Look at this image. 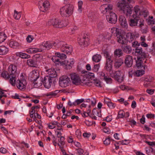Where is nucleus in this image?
I'll return each mask as SVG.
<instances>
[{
  "mask_svg": "<svg viewBox=\"0 0 155 155\" xmlns=\"http://www.w3.org/2000/svg\"><path fill=\"white\" fill-rule=\"evenodd\" d=\"M117 101L121 104H124L125 106H127L129 104L128 102L127 101H125L124 99L123 98L118 99Z\"/></svg>",
  "mask_w": 155,
  "mask_h": 155,
  "instance_id": "48",
  "label": "nucleus"
},
{
  "mask_svg": "<svg viewBox=\"0 0 155 155\" xmlns=\"http://www.w3.org/2000/svg\"><path fill=\"white\" fill-rule=\"evenodd\" d=\"M113 9V5L110 4H104L101 5L100 7V9L101 12L104 14L107 12L109 13L111 12V11Z\"/></svg>",
  "mask_w": 155,
  "mask_h": 155,
  "instance_id": "9",
  "label": "nucleus"
},
{
  "mask_svg": "<svg viewBox=\"0 0 155 155\" xmlns=\"http://www.w3.org/2000/svg\"><path fill=\"white\" fill-rule=\"evenodd\" d=\"M140 59V58H138L137 60L136 61V66L138 68H141V67L142 66V61Z\"/></svg>",
  "mask_w": 155,
  "mask_h": 155,
  "instance_id": "50",
  "label": "nucleus"
},
{
  "mask_svg": "<svg viewBox=\"0 0 155 155\" xmlns=\"http://www.w3.org/2000/svg\"><path fill=\"white\" fill-rule=\"evenodd\" d=\"M122 49L124 52L127 54L131 53L132 50L131 47L129 45L124 46L122 48Z\"/></svg>",
  "mask_w": 155,
  "mask_h": 155,
  "instance_id": "34",
  "label": "nucleus"
},
{
  "mask_svg": "<svg viewBox=\"0 0 155 155\" xmlns=\"http://www.w3.org/2000/svg\"><path fill=\"white\" fill-rule=\"evenodd\" d=\"M62 43V42L58 40L55 41H44L40 45V48L39 49H41V51H42V50H49L53 46L58 48L60 47Z\"/></svg>",
  "mask_w": 155,
  "mask_h": 155,
  "instance_id": "2",
  "label": "nucleus"
},
{
  "mask_svg": "<svg viewBox=\"0 0 155 155\" xmlns=\"http://www.w3.org/2000/svg\"><path fill=\"white\" fill-rule=\"evenodd\" d=\"M8 48L5 46H0V55H5L8 53Z\"/></svg>",
  "mask_w": 155,
  "mask_h": 155,
  "instance_id": "28",
  "label": "nucleus"
},
{
  "mask_svg": "<svg viewBox=\"0 0 155 155\" xmlns=\"http://www.w3.org/2000/svg\"><path fill=\"white\" fill-rule=\"evenodd\" d=\"M118 31L119 29L116 28H113L111 29V33L114 34L116 33V35H117V33H118Z\"/></svg>",
  "mask_w": 155,
  "mask_h": 155,
  "instance_id": "59",
  "label": "nucleus"
},
{
  "mask_svg": "<svg viewBox=\"0 0 155 155\" xmlns=\"http://www.w3.org/2000/svg\"><path fill=\"white\" fill-rule=\"evenodd\" d=\"M107 106L111 109H114L115 107V104L111 101L110 102L107 104Z\"/></svg>",
  "mask_w": 155,
  "mask_h": 155,
  "instance_id": "56",
  "label": "nucleus"
},
{
  "mask_svg": "<svg viewBox=\"0 0 155 155\" xmlns=\"http://www.w3.org/2000/svg\"><path fill=\"white\" fill-rule=\"evenodd\" d=\"M27 84V82L25 79V77L22 74L20 77V79L18 80L17 81V87H25Z\"/></svg>",
  "mask_w": 155,
  "mask_h": 155,
  "instance_id": "15",
  "label": "nucleus"
},
{
  "mask_svg": "<svg viewBox=\"0 0 155 155\" xmlns=\"http://www.w3.org/2000/svg\"><path fill=\"white\" fill-rule=\"evenodd\" d=\"M92 113L93 115H96L99 117L101 116V112L99 109H94L92 111Z\"/></svg>",
  "mask_w": 155,
  "mask_h": 155,
  "instance_id": "41",
  "label": "nucleus"
},
{
  "mask_svg": "<svg viewBox=\"0 0 155 155\" xmlns=\"http://www.w3.org/2000/svg\"><path fill=\"white\" fill-rule=\"evenodd\" d=\"M1 75L2 77L5 79H7L10 78L11 76L8 73V72L7 71H5L2 72Z\"/></svg>",
  "mask_w": 155,
  "mask_h": 155,
  "instance_id": "36",
  "label": "nucleus"
},
{
  "mask_svg": "<svg viewBox=\"0 0 155 155\" xmlns=\"http://www.w3.org/2000/svg\"><path fill=\"white\" fill-rule=\"evenodd\" d=\"M34 38L33 36L31 35H29L27 37L26 40L28 43H31L34 39Z\"/></svg>",
  "mask_w": 155,
  "mask_h": 155,
  "instance_id": "51",
  "label": "nucleus"
},
{
  "mask_svg": "<svg viewBox=\"0 0 155 155\" xmlns=\"http://www.w3.org/2000/svg\"><path fill=\"white\" fill-rule=\"evenodd\" d=\"M135 76L140 77L143 75L145 73V71L143 70H137L135 71Z\"/></svg>",
  "mask_w": 155,
  "mask_h": 155,
  "instance_id": "39",
  "label": "nucleus"
},
{
  "mask_svg": "<svg viewBox=\"0 0 155 155\" xmlns=\"http://www.w3.org/2000/svg\"><path fill=\"white\" fill-rule=\"evenodd\" d=\"M9 46L13 48H16L20 46L19 44L17 41H12L9 43Z\"/></svg>",
  "mask_w": 155,
  "mask_h": 155,
  "instance_id": "31",
  "label": "nucleus"
},
{
  "mask_svg": "<svg viewBox=\"0 0 155 155\" xmlns=\"http://www.w3.org/2000/svg\"><path fill=\"white\" fill-rule=\"evenodd\" d=\"M45 68L46 74L49 75L48 76L50 77V78H55L57 76V73L54 68H48L47 67H46Z\"/></svg>",
  "mask_w": 155,
  "mask_h": 155,
  "instance_id": "16",
  "label": "nucleus"
},
{
  "mask_svg": "<svg viewBox=\"0 0 155 155\" xmlns=\"http://www.w3.org/2000/svg\"><path fill=\"white\" fill-rule=\"evenodd\" d=\"M75 134L77 137L80 138L81 135V131L78 130H77L75 132Z\"/></svg>",
  "mask_w": 155,
  "mask_h": 155,
  "instance_id": "62",
  "label": "nucleus"
},
{
  "mask_svg": "<svg viewBox=\"0 0 155 155\" xmlns=\"http://www.w3.org/2000/svg\"><path fill=\"white\" fill-rule=\"evenodd\" d=\"M125 112L123 110H120L118 112V117L119 118H123L125 116Z\"/></svg>",
  "mask_w": 155,
  "mask_h": 155,
  "instance_id": "49",
  "label": "nucleus"
},
{
  "mask_svg": "<svg viewBox=\"0 0 155 155\" xmlns=\"http://www.w3.org/2000/svg\"><path fill=\"white\" fill-rule=\"evenodd\" d=\"M83 4V2L81 1H79L78 2V10L80 12H81V11L82 6Z\"/></svg>",
  "mask_w": 155,
  "mask_h": 155,
  "instance_id": "61",
  "label": "nucleus"
},
{
  "mask_svg": "<svg viewBox=\"0 0 155 155\" xmlns=\"http://www.w3.org/2000/svg\"><path fill=\"white\" fill-rule=\"evenodd\" d=\"M119 20L120 23L122 27L125 28L127 27L128 24L125 17L122 15L120 16L119 17Z\"/></svg>",
  "mask_w": 155,
  "mask_h": 155,
  "instance_id": "21",
  "label": "nucleus"
},
{
  "mask_svg": "<svg viewBox=\"0 0 155 155\" xmlns=\"http://www.w3.org/2000/svg\"><path fill=\"white\" fill-rule=\"evenodd\" d=\"M106 19L110 23L115 24L117 20V17L115 13L110 12L109 15L106 16Z\"/></svg>",
  "mask_w": 155,
  "mask_h": 155,
  "instance_id": "12",
  "label": "nucleus"
},
{
  "mask_svg": "<svg viewBox=\"0 0 155 155\" xmlns=\"http://www.w3.org/2000/svg\"><path fill=\"white\" fill-rule=\"evenodd\" d=\"M56 56L53 57L52 60L54 62L59 63H61V59H64L66 58V55L64 54H61L60 53H55Z\"/></svg>",
  "mask_w": 155,
  "mask_h": 155,
  "instance_id": "7",
  "label": "nucleus"
},
{
  "mask_svg": "<svg viewBox=\"0 0 155 155\" xmlns=\"http://www.w3.org/2000/svg\"><path fill=\"white\" fill-rule=\"evenodd\" d=\"M64 137H59L58 139V145L61 147L63 146V145L65 143L64 142Z\"/></svg>",
  "mask_w": 155,
  "mask_h": 155,
  "instance_id": "35",
  "label": "nucleus"
},
{
  "mask_svg": "<svg viewBox=\"0 0 155 155\" xmlns=\"http://www.w3.org/2000/svg\"><path fill=\"white\" fill-rule=\"evenodd\" d=\"M103 80H104L107 84H110L112 82V79L109 76H104Z\"/></svg>",
  "mask_w": 155,
  "mask_h": 155,
  "instance_id": "45",
  "label": "nucleus"
},
{
  "mask_svg": "<svg viewBox=\"0 0 155 155\" xmlns=\"http://www.w3.org/2000/svg\"><path fill=\"white\" fill-rule=\"evenodd\" d=\"M27 64L30 67H35L36 64L35 61L31 59H29L27 61Z\"/></svg>",
  "mask_w": 155,
  "mask_h": 155,
  "instance_id": "42",
  "label": "nucleus"
},
{
  "mask_svg": "<svg viewBox=\"0 0 155 155\" xmlns=\"http://www.w3.org/2000/svg\"><path fill=\"white\" fill-rule=\"evenodd\" d=\"M74 91L72 90H70L69 89L67 90L64 89H63L61 90H56L54 91L51 92L50 93L46 94L45 95L47 96H51V97H55L57 95V94L59 93H66L68 92L69 93L70 92H73Z\"/></svg>",
  "mask_w": 155,
  "mask_h": 155,
  "instance_id": "13",
  "label": "nucleus"
},
{
  "mask_svg": "<svg viewBox=\"0 0 155 155\" xmlns=\"http://www.w3.org/2000/svg\"><path fill=\"white\" fill-rule=\"evenodd\" d=\"M99 67L100 64H94L92 70L94 72H96L98 71Z\"/></svg>",
  "mask_w": 155,
  "mask_h": 155,
  "instance_id": "52",
  "label": "nucleus"
},
{
  "mask_svg": "<svg viewBox=\"0 0 155 155\" xmlns=\"http://www.w3.org/2000/svg\"><path fill=\"white\" fill-rule=\"evenodd\" d=\"M15 76L13 75L11 76L9 80L10 83L13 86H15V85L16 80L15 79Z\"/></svg>",
  "mask_w": 155,
  "mask_h": 155,
  "instance_id": "43",
  "label": "nucleus"
},
{
  "mask_svg": "<svg viewBox=\"0 0 155 155\" xmlns=\"http://www.w3.org/2000/svg\"><path fill=\"white\" fill-rule=\"evenodd\" d=\"M59 83L61 87L68 86L71 83L70 78L67 76H63L60 78Z\"/></svg>",
  "mask_w": 155,
  "mask_h": 155,
  "instance_id": "5",
  "label": "nucleus"
},
{
  "mask_svg": "<svg viewBox=\"0 0 155 155\" xmlns=\"http://www.w3.org/2000/svg\"><path fill=\"white\" fill-rule=\"evenodd\" d=\"M17 67L15 64H11L8 67V71L11 75L15 76L17 73Z\"/></svg>",
  "mask_w": 155,
  "mask_h": 155,
  "instance_id": "17",
  "label": "nucleus"
},
{
  "mask_svg": "<svg viewBox=\"0 0 155 155\" xmlns=\"http://www.w3.org/2000/svg\"><path fill=\"white\" fill-rule=\"evenodd\" d=\"M42 82L44 86L45 87H51L52 84L51 79L50 78V77H49L48 76L44 77Z\"/></svg>",
  "mask_w": 155,
  "mask_h": 155,
  "instance_id": "20",
  "label": "nucleus"
},
{
  "mask_svg": "<svg viewBox=\"0 0 155 155\" xmlns=\"http://www.w3.org/2000/svg\"><path fill=\"white\" fill-rule=\"evenodd\" d=\"M147 117L150 119H153L155 118V115L152 114H146Z\"/></svg>",
  "mask_w": 155,
  "mask_h": 155,
  "instance_id": "57",
  "label": "nucleus"
},
{
  "mask_svg": "<svg viewBox=\"0 0 155 155\" xmlns=\"http://www.w3.org/2000/svg\"><path fill=\"white\" fill-rule=\"evenodd\" d=\"M84 101L83 99H77L75 101V106L79 104H80L82 103Z\"/></svg>",
  "mask_w": 155,
  "mask_h": 155,
  "instance_id": "60",
  "label": "nucleus"
},
{
  "mask_svg": "<svg viewBox=\"0 0 155 155\" xmlns=\"http://www.w3.org/2000/svg\"><path fill=\"white\" fill-rule=\"evenodd\" d=\"M74 7L71 4L66 5L60 9V13L63 17H68L73 13Z\"/></svg>",
  "mask_w": 155,
  "mask_h": 155,
  "instance_id": "3",
  "label": "nucleus"
},
{
  "mask_svg": "<svg viewBox=\"0 0 155 155\" xmlns=\"http://www.w3.org/2000/svg\"><path fill=\"white\" fill-rule=\"evenodd\" d=\"M112 62L113 61H109V62L106 61L105 66V69L107 71L109 72L110 74L114 71L112 69Z\"/></svg>",
  "mask_w": 155,
  "mask_h": 155,
  "instance_id": "22",
  "label": "nucleus"
},
{
  "mask_svg": "<svg viewBox=\"0 0 155 155\" xmlns=\"http://www.w3.org/2000/svg\"><path fill=\"white\" fill-rule=\"evenodd\" d=\"M70 76L72 82L74 84L78 85L80 83L81 80L78 74L74 73L71 74Z\"/></svg>",
  "mask_w": 155,
  "mask_h": 155,
  "instance_id": "8",
  "label": "nucleus"
},
{
  "mask_svg": "<svg viewBox=\"0 0 155 155\" xmlns=\"http://www.w3.org/2000/svg\"><path fill=\"white\" fill-rule=\"evenodd\" d=\"M154 91L155 90L154 89H148L146 91L148 94H152L154 93Z\"/></svg>",
  "mask_w": 155,
  "mask_h": 155,
  "instance_id": "64",
  "label": "nucleus"
},
{
  "mask_svg": "<svg viewBox=\"0 0 155 155\" xmlns=\"http://www.w3.org/2000/svg\"><path fill=\"white\" fill-rule=\"evenodd\" d=\"M94 84L97 87H102L101 82L98 80L97 79H94Z\"/></svg>",
  "mask_w": 155,
  "mask_h": 155,
  "instance_id": "47",
  "label": "nucleus"
},
{
  "mask_svg": "<svg viewBox=\"0 0 155 155\" xmlns=\"http://www.w3.org/2000/svg\"><path fill=\"white\" fill-rule=\"evenodd\" d=\"M26 51L29 54H35L38 52H41V50L36 48H31L27 49Z\"/></svg>",
  "mask_w": 155,
  "mask_h": 155,
  "instance_id": "27",
  "label": "nucleus"
},
{
  "mask_svg": "<svg viewBox=\"0 0 155 155\" xmlns=\"http://www.w3.org/2000/svg\"><path fill=\"white\" fill-rule=\"evenodd\" d=\"M6 36L4 33H0V43L3 42L6 39Z\"/></svg>",
  "mask_w": 155,
  "mask_h": 155,
  "instance_id": "44",
  "label": "nucleus"
},
{
  "mask_svg": "<svg viewBox=\"0 0 155 155\" xmlns=\"http://www.w3.org/2000/svg\"><path fill=\"white\" fill-rule=\"evenodd\" d=\"M133 18H131L129 20V25L131 27L135 26L137 24L138 18L136 17Z\"/></svg>",
  "mask_w": 155,
  "mask_h": 155,
  "instance_id": "25",
  "label": "nucleus"
},
{
  "mask_svg": "<svg viewBox=\"0 0 155 155\" xmlns=\"http://www.w3.org/2000/svg\"><path fill=\"white\" fill-rule=\"evenodd\" d=\"M110 137H108V138H106L105 140L104 141V144L106 145H108L110 144Z\"/></svg>",
  "mask_w": 155,
  "mask_h": 155,
  "instance_id": "54",
  "label": "nucleus"
},
{
  "mask_svg": "<svg viewBox=\"0 0 155 155\" xmlns=\"http://www.w3.org/2000/svg\"><path fill=\"white\" fill-rule=\"evenodd\" d=\"M62 42V41H61ZM62 43L61 46V50L62 51L66 53L67 54H70L72 51V47L71 46L68 45L67 44H63V42L62 41Z\"/></svg>",
  "mask_w": 155,
  "mask_h": 155,
  "instance_id": "11",
  "label": "nucleus"
},
{
  "mask_svg": "<svg viewBox=\"0 0 155 155\" xmlns=\"http://www.w3.org/2000/svg\"><path fill=\"white\" fill-rule=\"evenodd\" d=\"M16 54V56H18L22 58H29L30 57V55L22 52H17Z\"/></svg>",
  "mask_w": 155,
  "mask_h": 155,
  "instance_id": "32",
  "label": "nucleus"
},
{
  "mask_svg": "<svg viewBox=\"0 0 155 155\" xmlns=\"http://www.w3.org/2000/svg\"><path fill=\"white\" fill-rule=\"evenodd\" d=\"M135 71L133 70H130L128 72L129 77L130 78H132L133 76H135Z\"/></svg>",
  "mask_w": 155,
  "mask_h": 155,
  "instance_id": "55",
  "label": "nucleus"
},
{
  "mask_svg": "<svg viewBox=\"0 0 155 155\" xmlns=\"http://www.w3.org/2000/svg\"><path fill=\"white\" fill-rule=\"evenodd\" d=\"M142 12L140 10V8L138 5L135 6L133 9V17H138L139 15H142Z\"/></svg>",
  "mask_w": 155,
  "mask_h": 155,
  "instance_id": "19",
  "label": "nucleus"
},
{
  "mask_svg": "<svg viewBox=\"0 0 155 155\" xmlns=\"http://www.w3.org/2000/svg\"><path fill=\"white\" fill-rule=\"evenodd\" d=\"M132 57L130 55H126L125 60V63L128 67H131L133 63Z\"/></svg>",
  "mask_w": 155,
  "mask_h": 155,
  "instance_id": "24",
  "label": "nucleus"
},
{
  "mask_svg": "<svg viewBox=\"0 0 155 155\" xmlns=\"http://www.w3.org/2000/svg\"><path fill=\"white\" fill-rule=\"evenodd\" d=\"M117 42L122 45L125 44L127 42V41L125 37L122 35H117Z\"/></svg>",
  "mask_w": 155,
  "mask_h": 155,
  "instance_id": "23",
  "label": "nucleus"
},
{
  "mask_svg": "<svg viewBox=\"0 0 155 155\" xmlns=\"http://www.w3.org/2000/svg\"><path fill=\"white\" fill-rule=\"evenodd\" d=\"M105 55L106 56V61H108V62H109V61H113L111 59V57L110 54L107 52H106L105 53Z\"/></svg>",
  "mask_w": 155,
  "mask_h": 155,
  "instance_id": "53",
  "label": "nucleus"
},
{
  "mask_svg": "<svg viewBox=\"0 0 155 155\" xmlns=\"http://www.w3.org/2000/svg\"><path fill=\"white\" fill-rule=\"evenodd\" d=\"M74 63V60L73 58L68 59L66 62V66L67 69L71 68Z\"/></svg>",
  "mask_w": 155,
  "mask_h": 155,
  "instance_id": "26",
  "label": "nucleus"
},
{
  "mask_svg": "<svg viewBox=\"0 0 155 155\" xmlns=\"http://www.w3.org/2000/svg\"><path fill=\"white\" fill-rule=\"evenodd\" d=\"M132 0H122L119 1L117 4V7L127 16H130L132 13V8L129 4Z\"/></svg>",
  "mask_w": 155,
  "mask_h": 155,
  "instance_id": "1",
  "label": "nucleus"
},
{
  "mask_svg": "<svg viewBox=\"0 0 155 155\" xmlns=\"http://www.w3.org/2000/svg\"><path fill=\"white\" fill-rule=\"evenodd\" d=\"M124 63L123 60L120 58L117 59L115 60L114 64V66L116 68H119Z\"/></svg>",
  "mask_w": 155,
  "mask_h": 155,
  "instance_id": "29",
  "label": "nucleus"
},
{
  "mask_svg": "<svg viewBox=\"0 0 155 155\" xmlns=\"http://www.w3.org/2000/svg\"><path fill=\"white\" fill-rule=\"evenodd\" d=\"M82 73L86 74L87 75H88L90 77V78H94V74L93 73L90 72L86 71H82Z\"/></svg>",
  "mask_w": 155,
  "mask_h": 155,
  "instance_id": "46",
  "label": "nucleus"
},
{
  "mask_svg": "<svg viewBox=\"0 0 155 155\" xmlns=\"http://www.w3.org/2000/svg\"><path fill=\"white\" fill-rule=\"evenodd\" d=\"M39 4L40 10L42 12H45L50 8V4L48 1L44 0L40 2Z\"/></svg>",
  "mask_w": 155,
  "mask_h": 155,
  "instance_id": "6",
  "label": "nucleus"
},
{
  "mask_svg": "<svg viewBox=\"0 0 155 155\" xmlns=\"http://www.w3.org/2000/svg\"><path fill=\"white\" fill-rule=\"evenodd\" d=\"M127 38L128 39L127 41L130 42H132L136 38L135 35L134 34L131 32H129L127 34Z\"/></svg>",
  "mask_w": 155,
  "mask_h": 155,
  "instance_id": "30",
  "label": "nucleus"
},
{
  "mask_svg": "<svg viewBox=\"0 0 155 155\" xmlns=\"http://www.w3.org/2000/svg\"><path fill=\"white\" fill-rule=\"evenodd\" d=\"M114 54L115 56L120 57L123 54L122 50L120 49H116L114 51Z\"/></svg>",
  "mask_w": 155,
  "mask_h": 155,
  "instance_id": "38",
  "label": "nucleus"
},
{
  "mask_svg": "<svg viewBox=\"0 0 155 155\" xmlns=\"http://www.w3.org/2000/svg\"><path fill=\"white\" fill-rule=\"evenodd\" d=\"M101 55L100 54H97L93 56L92 59L93 61L96 62H98L101 61Z\"/></svg>",
  "mask_w": 155,
  "mask_h": 155,
  "instance_id": "33",
  "label": "nucleus"
},
{
  "mask_svg": "<svg viewBox=\"0 0 155 155\" xmlns=\"http://www.w3.org/2000/svg\"><path fill=\"white\" fill-rule=\"evenodd\" d=\"M110 75L113 78H114L119 82H121L123 80V76L119 71H114L112 73H111Z\"/></svg>",
  "mask_w": 155,
  "mask_h": 155,
  "instance_id": "10",
  "label": "nucleus"
},
{
  "mask_svg": "<svg viewBox=\"0 0 155 155\" xmlns=\"http://www.w3.org/2000/svg\"><path fill=\"white\" fill-rule=\"evenodd\" d=\"M21 16V13L20 12H18L15 10L14 11L13 17L16 20L19 19Z\"/></svg>",
  "mask_w": 155,
  "mask_h": 155,
  "instance_id": "37",
  "label": "nucleus"
},
{
  "mask_svg": "<svg viewBox=\"0 0 155 155\" xmlns=\"http://www.w3.org/2000/svg\"><path fill=\"white\" fill-rule=\"evenodd\" d=\"M30 77L31 78V80L34 81V86H35L36 84H37L36 81L39 77V72L38 70H33L30 73Z\"/></svg>",
  "mask_w": 155,
  "mask_h": 155,
  "instance_id": "14",
  "label": "nucleus"
},
{
  "mask_svg": "<svg viewBox=\"0 0 155 155\" xmlns=\"http://www.w3.org/2000/svg\"><path fill=\"white\" fill-rule=\"evenodd\" d=\"M19 97L20 96L18 94H15L14 95H12V98L14 99H19V101H20L21 100V99L19 98Z\"/></svg>",
  "mask_w": 155,
  "mask_h": 155,
  "instance_id": "63",
  "label": "nucleus"
},
{
  "mask_svg": "<svg viewBox=\"0 0 155 155\" xmlns=\"http://www.w3.org/2000/svg\"><path fill=\"white\" fill-rule=\"evenodd\" d=\"M135 52L138 54L143 55L145 57V54L143 52L142 48H137L136 49Z\"/></svg>",
  "mask_w": 155,
  "mask_h": 155,
  "instance_id": "40",
  "label": "nucleus"
},
{
  "mask_svg": "<svg viewBox=\"0 0 155 155\" xmlns=\"http://www.w3.org/2000/svg\"><path fill=\"white\" fill-rule=\"evenodd\" d=\"M89 38L86 36H84L81 38H80L78 40V43L81 46L82 45L84 47L87 46L89 44Z\"/></svg>",
  "mask_w": 155,
  "mask_h": 155,
  "instance_id": "18",
  "label": "nucleus"
},
{
  "mask_svg": "<svg viewBox=\"0 0 155 155\" xmlns=\"http://www.w3.org/2000/svg\"><path fill=\"white\" fill-rule=\"evenodd\" d=\"M65 22V21H62L59 19L55 18L49 21L48 24L50 25H52L54 27L61 28L67 25Z\"/></svg>",
  "mask_w": 155,
  "mask_h": 155,
  "instance_id": "4",
  "label": "nucleus"
},
{
  "mask_svg": "<svg viewBox=\"0 0 155 155\" xmlns=\"http://www.w3.org/2000/svg\"><path fill=\"white\" fill-rule=\"evenodd\" d=\"M154 79L153 77L150 76H147V78H145V81H147L148 82H150L152 81Z\"/></svg>",
  "mask_w": 155,
  "mask_h": 155,
  "instance_id": "58",
  "label": "nucleus"
}]
</instances>
